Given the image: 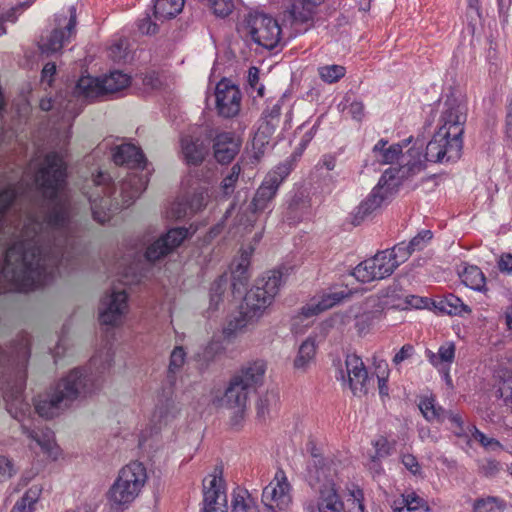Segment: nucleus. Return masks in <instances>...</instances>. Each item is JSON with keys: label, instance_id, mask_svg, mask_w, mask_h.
<instances>
[{"label": "nucleus", "instance_id": "50", "mask_svg": "<svg viewBox=\"0 0 512 512\" xmlns=\"http://www.w3.org/2000/svg\"><path fill=\"white\" fill-rule=\"evenodd\" d=\"M468 431L471 433L472 438L475 441H478L485 449L490 451H496L502 448V445L498 440L486 436L484 433L479 431L475 426H468Z\"/></svg>", "mask_w": 512, "mask_h": 512}, {"label": "nucleus", "instance_id": "23", "mask_svg": "<svg viewBox=\"0 0 512 512\" xmlns=\"http://www.w3.org/2000/svg\"><path fill=\"white\" fill-rule=\"evenodd\" d=\"M239 148L240 142L231 132L219 133L214 139V156L222 164L232 161L237 155Z\"/></svg>", "mask_w": 512, "mask_h": 512}, {"label": "nucleus", "instance_id": "53", "mask_svg": "<svg viewBox=\"0 0 512 512\" xmlns=\"http://www.w3.org/2000/svg\"><path fill=\"white\" fill-rule=\"evenodd\" d=\"M501 501L497 497L488 496L475 500L473 504V512H493L499 509Z\"/></svg>", "mask_w": 512, "mask_h": 512}, {"label": "nucleus", "instance_id": "49", "mask_svg": "<svg viewBox=\"0 0 512 512\" xmlns=\"http://www.w3.org/2000/svg\"><path fill=\"white\" fill-rule=\"evenodd\" d=\"M241 172V167L239 164H234L229 173L224 177L220 184L221 191L223 195L229 196L235 190L236 183L239 179V175Z\"/></svg>", "mask_w": 512, "mask_h": 512}, {"label": "nucleus", "instance_id": "51", "mask_svg": "<svg viewBox=\"0 0 512 512\" xmlns=\"http://www.w3.org/2000/svg\"><path fill=\"white\" fill-rule=\"evenodd\" d=\"M449 422V429L458 437L466 435L468 426H465L463 417L461 414L446 410V419Z\"/></svg>", "mask_w": 512, "mask_h": 512}, {"label": "nucleus", "instance_id": "1", "mask_svg": "<svg viewBox=\"0 0 512 512\" xmlns=\"http://www.w3.org/2000/svg\"><path fill=\"white\" fill-rule=\"evenodd\" d=\"M66 165L56 152L48 153L35 182L47 201L45 211L28 214L20 239L10 246L1 270L16 290L28 292L51 282L60 266H68L77 252L71 227V204L62 193Z\"/></svg>", "mask_w": 512, "mask_h": 512}, {"label": "nucleus", "instance_id": "62", "mask_svg": "<svg viewBox=\"0 0 512 512\" xmlns=\"http://www.w3.org/2000/svg\"><path fill=\"white\" fill-rule=\"evenodd\" d=\"M498 392L505 404L512 407V378L504 380L501 383Z\"/></svg>", "mask_w": 512, "mask_h": 512}, {"label": "nucleus", "instance_id": "44", "mask_svg": "<svg viewBox=\"0 0 512 512\" xmlns=\"http://www.w3.org/2000/svg\"><path fill=\"white\" fill-rule=\"evenodd\" d=\"M463 283L473 290L481 291L485 287V276L477 266H468L461 275Z\"/></svg>", "mask_w": 512, "mask_h": 512}, {"label": "nucleus", "instance_id": "28", "mask_svg": "<svg viewBox=\"0 0 512 512\" xmlns=\"http://www.w3.org/2000/svg\"><path fill=\"white\" fill-rule=\"evenodd\" d=\"M423 158H426V153L423 155L418 148H410L406 154H401L400 169L396 170V174L401 172V178L407 177L410 174L419 172L423 167Z\"/></svg>", "mask_w": 512, "mask_h": 512}, {"label": "nucleus", "instance_id": "39", "mask_svg": "<svg viewBox=\"0 0 512 512\" xmlns=\"http://www.w3.org/2000/svg\"><path fill=\"white\" fill-rule=\"evenodd\" d=\"M42 489L38 485L30 487L24 495L14 504L11 512H34Z\"/></svg>", "mask_w": 512, "mask_h": 512}, {"label": "nucleus", "instance_id": "52", "mask_svg": "<svg viewBox=\"0 0 512 512\" xmlns=\"http://www.w3.org/2000/svg\"><path fill=\"white\" fill-rule=\"evenodd\" d=\"M17 197V191L13 185L0 190V222Z\"/></svg>", "mask_w": 512, "mask_h": 512}, {"label": "nucleus", "instance_id": "24", "mask_svg": "<svg viewBox=\"0 0 512 512\" xmlns=\"http://www.w3.org/2000/svg\"><path fill=\"white\" fill-rule=\"evenodd\" d=\"M282 100L269 103L262 113V118L256 132V138L264 142L271 137L280 123Z\"/></svg>", "mask_w": 512, "mask_h": 512}, {"label": "nucleus", "instance_id": "60", "mask_svg": "<svg viewBox=\"0 0 512 512\" xmlns=\"http://www.w3.org/2000/svg\"><path fill=\"white\" fill-rule=\"evenodd\" d=\"M228 279L226 275L219 276L211 285L210 293L216 294L217 303L222 302V296L226 290Z\"/></svg>", "mask_w": 512, "mask_h": 512}, {"label": "nucleus", "instance_id": "25", "mask_svg": "<svg viewBox=\"0 0 512 512\" xmlns=\"http://www.w3.org/2000/svg\"><path fill=\"white\" fill-rule=\"evenodd\" d=\"M113 161L116 165H126L130 168L144 169L146 166V158L142 150L130 143L119 145L114 149Z\"/></svg>", "mask_w": 512, "mask_h": 512}, {"label": "nucleus", "instance_id": "32", "mask_svg": "<svg viewBox=\"0 0 512 512\" xmlns=\"http://www.w3.org/2000/svg\"><path fill=\"white\" fill-rule=\"evenodd\" d=\"M316 342L313 338H307L300 345L293 366L296 370L306 372L315 360Z\"/></svg>", "mask_w": 512, "mask_h": 512}, {"label": "nucleus", "instance_id": "27", "mask_svg": "<svg viewBox=\"0 0 512 512\" xmlns=\"http://www.w3.org/2000/svg\"><path fill=\"white\" fill-rule=\"evenodd\" d=\"M181 147L184 160L189 165L200 164L207 153L203 142L198 138H193L192 136H184L181 139Z\"/></svg>", "mask_w": 512, "mask_h": 512}, {"label": "nucleus", "instance_id": "13", "mask_svg": "<svg viewBox=\"0 0 512 512\" xmlns=\"http://www.w3.org/2000/svg\"><path fill=\"white\" fill-rule=\"evenodd\" d=\"M289 173L290 167L287 164L279 165L276 169L268 173L260 187L257 189L250 203V207L261 212L268 209L280 184Z\"/></svg>", "mask_w": 512, "mask_h": 512}, {"label": "nucleus", "instance_id": "6", "mask_svg": "<svg viewBox=\"0 0 512 512\" xmlns=\"http://www.w3.org/2000/svg\"><path fill=\"white\" fill-rule=\"evenodd\" d=\"M147 481L145 466L133 461L124 466L107 492V499L113 507H126L140 494Z\"/></svg>", "mask_w": 512, "mask_h": 512}, {"label": "nucleus", "instance_id": "45", "mask_svg": "<svg viewBox=\"0 0 512 512\" xmlns=\"http://www.w3.org/2000/svg\"><path fill=\"white\" fill-rule=\"evenodd\" d=\"M346 68L342 65H325L318 68V74L322 81L328 84L338 82L345 76Z\"/></svg>", "mask_w": 512, "mask_h": 512}, {"label": "nucleus", "instance_id": "8", "mask_svg": "<svg viewBox=\"0 0 512 512\" xmlns=\"http://www.w3.org/2000/svg\"><path fill=\"white\" fill-rule=\"evenodd\" d=\"M239 31L266 49L275 48L281 39V28L278 22L271 16L262 13H250L240 26Z\"/></svg>", "mask_w": 512, "mask_h": 512}, {"label": "nucleus", "instance_id": "58", "mask_svg": "<svg viewBox=\"0 0 512 512\" xmlns=\"http://www.w3.org/2000/svg\"><path fill=\"white\" fill-rule=\"evenodd\" d=\"M259 213L262 212L254 210L250 207L249 204L246 209L242 211L238 216V224L244 226L245 228L253 227L254 223L257 221Z\"/></svg>", "mask_w": 512, "mask_h": 512}, {"label": "nucleus", "instance_id": "38", "mask_svg": "<svg viewBox=\"0 0 512 512\" xmlns=\"http://www.w3.org/2000/svg\"><path fill=\"white\" fill-rule=\"evenodd\" d=\"M184 0H154V15L158 19H170L179 14Z\"/></svg>", "mask_w": 512, "mask_h": 512}, {"label": "nucleus", "instance_id": "61", "mask_svg": "<svg viewBox=\"0 0 512 512\" xmlns=\"http://www.w3.org/2000/svg\"><path fill=\"white\" fill-rule=\"evenodd\" d=\"M412 507L417 510L427 511L425 501L417 496L414 492L407 494L404 497V505L403 507Z\"/></svg>", "mask_w": 512, "mask_h": 512}, {"label": "nucleus", "instance_id": "30", "mask_svg": "<svg viewBox=\"0 0 512 512\" xmlns=\"http://www.w3.org/2000/svg\"><path fill=\"white\" fill-rule=\"evenodd\" d=\"M387 140L380 139L372 149L373 156L379 164H392L395 161L401 160L402 145L392 144L386 147Z\"/></svg>", "mask_w": 512, "mask_h": 512}, {"label": "nucleus", "instance_id": "64", "mask_svg": "<svg viewBox=\"0 0 512 512\" xmlns=\"http://www.w3.org/2000/svg\"><path fill=\"white\" fill-rule=\"evenodd\" d=\"M348 112L351 117L356 121H362L365 115L364 104L361 101H353L348 106Z\"/></svg>", "mask_w": 512, "mask_h": 512}, {"label": "nucleus", "instance_id": "21", "mask_svg": "<svg viewBox=\"0 0 512 512\" xmlns=\"http://www.w3.org/2000/svg\"><path fill=\"white\" fill-rule=\"evenodd\" d=\"M203 511L211 512L213 509L226 507V494L222 479L209 476L203 480Z\"/></svg>", "mask_w": 512, "mask_h": 512}, {"label": "nucleus", "instance_id": "42", "mask_svg": "<svg viewBox=\"0 0 512 512\" xmlns=\"http://www.w3.org/2000/svg\"><path fill=\"white\" fill-rule=\"evenodd\" d=\"M438 308L448 315H463L471 312L469 306L464 304L459 297L453 294H449L444 297V299L440 300Z\"/></svg>", "mask_w": 512, "mask_h": 512}, {"label": "nucleus", "instance_id": "41", "mask_svg": "<svg viewBox=\"0 0 512 512\" xmlns=\"http://www.w3.org/2000/svg\"><path fill=\"white\" fill-rule=\"evenodd\" d=\"M309 206V200L303 193L295 194L287 208V219L290 222L299 221L307 213Z\"/></svg>", "mask_w": 512, "mask_h": 512}, {"label": "nucleus", "instance_id": "15", "mask_svg": "<svg viewBox=\"0 0 512 512\" xmlns=\"http://www.w3.org/2000/svg\"><path fill=\"white\" fill-rule=\"evenodd\" d=\"M336 468L333 461L313 456L307 466V482L316 490L335 485Z\"/></svg>", "mask_w": 512, "mask_h": 512}, {"label": "nucleus", "instance_id": "2", "mask_svg": "<svg viewBox=\"0 0 512 512\" xmlns=\"http://www.w3.org/2000/svg\"><path fill=\"white\" fill-rule=\"evenodd\" d=\"M111 356H93L89 365L75 368L62 378L54 391L35 403L36 412L44 418H53L79 397L99 390L104 381V373L111 367Z\"/></svg>", "mask_w": 512, "mask_h": 512}, {"label": "nucleus", "instance_id": "3", "mask_svg": "<svg viewBox=\"0 0 512 512\" xmlns=\"http://www.w3.org/2000/svg\"><path fill=\"white\" fill-rule=\"evenodd\" d=\"M467 104L459 96H446L439 117V128L426 146L430 162H453L460 159L467 121Z\"/></svg>", "mask_w": 512, "mask_h": 512}, {"label": "nucleus", "instance_id": "54", "mask_svg": "<svg viewBox=\"0 0 512 512\" xmlns=\"http://www.w3.org/2000/svg\"><path fill=\"white\" fill-rule=\"evenodd\" d=\"M363 493L360 489L353 490L349 493L346 502H344L346 512H364V506L362 503Z\"/></svg>", "mask_w": 512, "mask_h": 512}, {"label": "nucleus", "instance_id": "29", "mask_svg": "<svg viewBox=\"0 0 512 512\" xmlns=\"http://www.w3.org/2000/svg\"><path fill=\"white\" fill-rule=\"evenodd\" d=\"M74 94L90 101L104 96L101 78L82 76L76 83Z\"/></svg>", "mask_w": 512, "mask_h": 512}, {"label": "nucleus", "instance_id": "20", "mask_svg": "<svg viewBox=\"0 0 512 512\" xmlns=\"http://www.w3.org/2000/svg\"><path fill=\"white\" fill-rule=\"evenodd\" d=\"M319 498L317 501L311 500L304 504L307 512H341L345 508L337 493L336 484L320 488L317 490Z\"/></svg>", "mask_w": 512, "mask_h": 512}, {"label": "nucleus", "instance_id": "35", "mask_svg": "<svg viewBox=\"0 0 512 512\" xmlns=\"http://www.w3.org/2000/svg\"><path fill=\"white\" fill-rule=\"evenodd\" d=\"M406 294L399 284L394 283L381 292L382 303L390 308L405 310Z\"/></svg>", "mask_w": 512, "mask_h": 512}, {"label": "nucleus", "instance_id": "59", "mask_svg": "<svg viewBox=\"0 0 512 512\" xmlns=\"http://www.w3.org/2000/svg\"><path fill=\"white\" fill-rule=\"evenodd\" d=\"M190 211L187 201H175L172 203L170 209L167 211L169 218L181 219L184 218Z\"/></svg>", "mask_w": 512, "mask_h": 512}, {"label": "nucleus", "instance_id": "55", "mask_svg": "<svg viewBox=\"0 0 512 512\" xmlns=\"http://www.w3.org/2000/svg\"><path fill=\"white\" fill-rule=\"evenodd\" d=\"M208 199L207 191L200 189L195 191L191 197L187 200L188 206L191 213H196L202 210L206 204Z\"/></svg>", "mask_w": 512, "mask_h": 512}, {"label": "nucleus", "instance_id": "11", "mask_svg": "<svg viewBox=\"0 0 512 512\" xmlns=\"http://www.w3.org/2000/svg\"><path fill=\"white\" fill-rule=\"evenodd\" d=\"M291 486L285 472L277 470L274 479L264 488L262 493L263 504L272 512L286 510L292 502Z\"/></svg>", "mask_w": 512, "mask_h": 512}, {"label": "nucleus", "instance_id": "4", "mask_svg": "<svg viewBox=\"0 0 512 512\" xmlns=\"http://www.w3.org/2000/svg\"><path fill=\"white\" fill-rule=\"evenodd\" d=\"M94 190L87 192L94 220L104 224L109 221L114 210L129 207L146 189L148 177L146 174L130 173L120 185L119 197L114 196L116 189L107 173L99 172L92 179Z\"/></svg>", "mask_w": 512, "mask_h": 512}, {"label": "nucleus", "instance_id": "9", "mask_svg": "<svg viewBox=\"0 0 512 512\" xmlns=\"http://www.w3.org/2000/svg\"><path fill=\"white\" fill-rule=\"evenodd\" d=\"M77 14L76 7L70 6L67 12L55 15L54 28L39 41V49L47 56L59 52L65 43L76 34Z\"/></svg>", "mask_w": 512, "mask_h": 512}, {"label": "nucleus", "instance_id": "43", "mask_svg": "<svg viewBox=\"0 0 512 512\" xmlns=\"http://www.w3.org/2000/svg\"><path fill=\"white\" fill-rule=\"evenodd\" d=\"M23 433L26 434L29 438L33 439L41 449L48 453L49 455L53 454L54 449V435L51 430H46L45 432L39 433L38 431L31 430L26 426L22 425Z\"/></svg>", "mask_w": 512, "mask_h": 512}, {"label": "nucleus", "instance_id": "57", "mask_svg": "<svg viewBox=\"0 0 512 512\" xmlns=\"http://www.w3.org/2000/svg\"><path fill=\"white\" fill-rule=\"evenodd\" d=\"M16 472L13 462L5 456H0V482L8 481Z\"/></svg>", "mask_w": 512, "mask_h": 512}, {"label": "nucleus", "instance_id": "17", "mask_svg": "<svg viewBox=\"0 0 512 512\" xmlns=\"http://www.w3.org/2000/svg\"><path fill=\"white\" fill-rule=\"evenodd\" d=\"M218 113L226 118L234 117L240 111L241 93L230 81L221 80L215 90Z\"/></svg>", "mask_w": 512, "mask_h": 512}, {"label": "nucleus", "instance_id": "48", "mask_svg": "<svg viewBox=\"0 0 512 512\" xmlns=\"http://www.w3.org/2000/svg\"><path fill=\"white\" fill-rule=\"evenodd\" d=\"M409 243L400 242L392 249H387L394 266L397 268L399 265L408 260L413 251L409 248Z\"/></svg>", "mask_w": 512, "mask_h": 512}, {"label": "nucleus", "instance_id": "7", "mask_svg": "<svg viewBox=\"0 0 512 512\" xmlns=\"http://www.w3.org/2000/svg\"><path fill=\"white\" fill-rule=\"evenodd\" d=\"M399 185L400 181L399 177L396 176V169L388 168L385 170L377 185L352 213L353 225H360L361 222L381 208L382 205L389 203L397 193Z\"/></svg>", "mask_w": 512, "mask_h": 512}, {"label": "nucleus", "instance_id": "63", "mask_svg": "<svg viewBox=\"0 0 512 512\" xmlns=\"http://www.w3.org/2000/svg\"><path fill=\"white\" fill-rule=\"evenodd\" d=\"M138 29L142 34L153 35L157 33L158 26L149 16H146L139 20Z\"/></svg>", "mask_w": 512, "mask_h": 512}, {"label": "nucleus", "instance_id": "47", "mask_svg": "<svg viewBox=\"0 0 512 512\" xmlns=\"http://www.w3.org/2000/svg\"><path fill=\"white\" fill-rule=\"evenodd\" d=\"M186 360V352L182 346H176L170 355L168 378L174 382V375L180 371Z\"/></svg>", "mask_w": 512, "mask_h": 512}, {"label": "nucleus", "instance_id": "46", "mask_svg": "<svg viewBox=\"0 0 512 512\" xmlns=\"http://www.w3.org/2000/svg\"><path fill=\"white\" fill-rule=\"evenodd\" d=\"M353 276L362 283H369L378 280L375 273V267L372 265L371 259H366L359 263L353 270Z\"/></svg>", "mask_w": 512, "mask_h": 512}, {"label": "nucleus", "instance_id": "12", "mask_svg": "<svg viewBox=\"0 0 512 512\" xmlns=\"http://www.w3.org/2000/svg\"><path fill=\"white\" fill-rule=\"evenodd\" d=\"M338 373L336 378L341 379L354 395L361 396L368 392L370 378L362 359L356 354L346 356L345 371L339 369Z\"/></svg>", "mask_w": 512, "mask_h": 512}, {"label": "nucleus", "instance_id": "40", "mask_svg": "<svg viewBox=\"0 0 512 512\" xmlns=\"http://www.w3.org/2000/svg\"><path fill=\"white\" fill-rule=\"evenodd\" d=\"M370 259L372 261V265L375 267V273L378 277V280L390 276L396 269L390 257V253H388V250L380 251Z\"/></svg>", "mask_w": 512, "mask_h": 512}, {"label": "nucleus", "instance_id": "5", "mask_svg": "<svg viewBox=\"0 0 512 512\" xmlns=\"http://www.w3.org/2000/svg\"><path fill=\"white\" fill-rule=\"evenodd\" d=\"M281 285L282 273L279 270H271L263 274L246 293L241 311L238 316L228 322L224 328V334L230 337L248 324L257 321L265 309L271 305Z\"/></svg>", "mask_w": 512, "mask_h": 512}, {"label": "nucleus", "instance_id": "16", "mask_svg": "<svg viewBox=\"0 0 512 512\" xmlns=\"http://www.w3.org/2000/svg\"><path fill=\"white\" fill-rule=\"evenodd\" d=\"M188 229L184 227L172 228L165 235L150 244L145 252V257L150 262H155L168 254L187 238Z\"/></svg>", "mask_w": 512, "mask_h": 512}, {"label": "nucleus", "instance_id": "56", "mask_svg": "<svg viewBox=\"0 0 512 512\" xmlns=\"http://www.w3.org/2000/svg\"><path fill=\"white\" fill-rule=\"evenodd\" d=\"M433 237V233L430 230H422L415 237H413L410 242V249L413 252L423 250L428 243L431 241Z\"/></svg>", "mask_w": 512, "mask_h": 512}, {"label": "nucleus", "instance_id": "33", "mask_svg": "<svg viewBox=\"0 0 512 512\" xmlns=\"http://www.w3.org/2000/svg\"><path fill=\"white\" fill-rule=\"evenodd\" d=\"M418 407L423 417L429 422L443 423L446 419V410L437 405L435 398L432 396L422 397Z\"/></svg>", "mask_w": 512, "mask_h": 512}, {"label": "nucleus", "instance_id": "31", "mask_svg": "<svg viewBox=\"0 0 512 512\" xmlns=\"http://www.w3.org/2000/svg\"><path fill=\"white\" fill-rule=\"evenodd\" d=\"M455 352V344L453 342H446L439 347L437 353L427 349L425 354L432 366L442 369V367L451 366L455 359Z\"/></svg>", "mask_w": 512, "mask_h": 512}, {"label": "nucleus", "instance_id": "37", "mask_svg": "<svg viewBox=\"0 0 512 512\" xmlns=\"http://www.w3.org/2000/svg\"><path fill=\"white\" fill-rule=\"evenodd\" d=\"M177 413L178 410L170 395L164 399H159L153 413V420L156 421L159 425L167 424L171 419L176 417Z\"/></svg>", "mask_w": 512, "mask_h": 512}, {"label": "nucleus", "instance_id": "19", "mask_svg": "<svg viewBox=\"0 0 512 512\" xmlns=\"http://www.w3.org/2000/svg\"><path fill=\"white\" fill-rule=\"evenodd\" d=\"M344 292H331L318 297H313L308 303L301 307L299 313L294 317V324L305 319L317 316L320 313L332 308L344 299Z\"/></svg>", "mask_w": 512, "mask_h": 512}, {"label": "nucleus", "instance_id": "18", "mask_svg": "<svg viewBox=\"0 0 512 512\" xmlns=\"http://www.w3.org/2000/svg\"><path fill=\"white\" fill-rule=\"evenodd\" d=\"M19 354H20L19 355V357H20L19 363L21 364V367L19 368V371H18V377H17L16 383L14 384L13 387H11V389L6 390L4 392V400L6 401L7 409L9 411V413L12 415H13V412H12L13 408H15V409L19 408L21 411H23L24 408H28V405L26 403H24L22 400V392L24 389L25 379H26L25 367H26V363L30 357V350H29V347L27 344H24L21 346Z\"/></svg>", "mask_w": 512, "mask_h": 512}, {"label": "nucleus", "instance_id": "26", "mask_svg": "<svg viewBox=\"0 0 512 512\" xmlns=\"http://www.w3.org/2000/svg\"><path fill=\"white\" fill-rule=\"evenodd\" d=\"M251 393L241 381H238V378L232 376L225 390L224 402L230 408L242 410L245 408Z\"/></svg>", "mask_w": 512, "mask_h": 512}, {"label": "nucleus", "instance_id": "34", "mask_svg": "<svg viewBox=\"0 0 512 512\" xmlns=\"http://www.w3.org/2000/svg\"><path fill=\"white\" fill-rule=\"evenodd\" d=\"M130 76L122 71H112L109 75L101 78L104 95L116 93L130 84Z\"/></svg>", "mask_w": 512, "mask_h": 512}, {"label": "nucleus", "instance_id": "36", "mask_svg": "<svg viewBox=\"0 0 512 512\" xmlns=\"http://www.w3.org/2000/svg\"><path fill=\"white\" fill-rule=\"evenodd\" d=\"M232 512H255L256 502L248 490L237 487L232 494Z\"/></svg>", "mask_w": 512, "mask_h": 512}, {"label": "nucleus", "instance_id": "22", "mask_svg": "<svg viewBox=\"0 0 512 512\" xmlns=\"http://www.w3.org/2000/svg\"><path fill=\"white\" fill-rule=\"evenodd\" d=\"M266 370L267 365L264 360H255L243 365L233 377L238 378V381H241L251 392H255L263 384Z\"/></svg>", "mask_w": 512, "mask_h": 512}, {"label": "nucleus", "instance_id": "14", "mask_svg": "<svg viewBox=\"0 0 512 512\" xmlns=\"http://www.w3.org/2000/svg\"><path fill=\"white\" fill-rule=\"evenodd\" d=\"M128 296L124 291L112 292L101 301L99 321L103 325L118 326L128 311Z\"/></svg>", "mask_w": 512, "mask_h": 512}, {"label": "nucleus", "instance_id": "10", "mask_svg": "<svg viewBox=\"0 0 512 512\" xmlns=\"http://www.w3.org/2000/svg\"><path fill=\"white\" fill-rule=\"evenodd\" d=\"M322 3L320 0H286L284 21L297 32H305L314 26Z\"/></svg>", "mask_w": 512, "mask_h": 512}]
</instances>
